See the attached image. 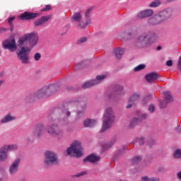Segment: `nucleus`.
<instances>
[{"label": "nucleus", "mask_w": 181, "mask_h": 181, "mask_svg": "<svg viewBox=\"0 0 181 181\" xmlns=\"http://www.w3.org/2000/svg\"><path fill=\"white\" fill-rule=\"evenodd\" d=\"M124 53H125L124 48H117L113 50V54L118 60L122 57Z\"/></svg>", "instance_id": "aec40b11"}, {"label": "nucleus", "mask_w": 181, "mask_h": 181, "mask_svg": "<svg viewBox=\"0 0 181 181\" xmlns=\"http://www.w3.org/2000/svg\"><path fill=\"white\" fill-rule=\"evenodd\" d=\"M7 152L4 146L0 148V162H5L8 159Z\"/></svg>", "instance_id": "5701e85b"}, {"label": "nucleus", "mask_w": 181, "mask_h": 181, "mask_svg": "<svg viewBox=\"0 0 181 181\" xmlns=\"http://www.w3.org/2000/svg\"><path fill=\"white\" fill-rule=\"evenodd\" d=\"M47 132L51 136H62L63 131L60 129L58 124L52 123L47 126Z\"/></svg>", "instance_id": "0eeeda50"}, {"label": "nucleus", "mask_w": 181, "mask_h": 181, "mask_svg": "<svg viewBox=\"0 0 181 181\" xmlns=\"http://www.w3.org/2000/svg\"><path fill=\"white\" fill-rule=\"evenodd\" d=\"M45 129L46 128L42 124H36L33 127V132L31 134V141H35V139L42 138L43 134H45Z\"/></svg>", "instance_id": "423d86ee"}, {"label": "nucleus", "mask_w": 181, "mask_h": 181, "mask_svg": "<svg viewBox=\"0 0 181 181\" xmlns=\"http://www.w3.org/2000/svg\"><path fill=\"white\" fill-rule=\"evenodd\" d=\"M152 98V95H148L144 98V100H151Z\"/></svg>", "instance_id": "603ef678"}, {"label": "nucleus", "mask_w": 181, "mask_h": 181, "mask_svg": "<svg viewBox=\"0 0 181 181\" xmlns=\"http://www.w3.org/2000/svg\"><path fill=\"white\" fill-rule=\"evenodd\" d=\"M166 66H168V67H172V66H173V62L171 59L167 61Z\"/></svg>", "instance_id": "c03bdc74"}, {"label": "nucleus", "mask_w": 181, "mask_h": 181, "mask_svg": "<svg viewBox=\"0 0 181 181\" xmlns=\"http://www.w3.org/2000/svg\"><path fill=\"white\" fill-rule=\"evenodd\" d=\"M16 117L12 115L11 113H7L1 120V124H8L12 121H15Z\"/></svg>", "instance_id": "6ab92c4d"}, {"label": "nucleus", "mask_w": 181, "mask_h": 181, "mask_svg": "<svg viewBox=\"0 0 181 181\" xmlns=\"http://www.w3.org/2000/svg\"><path fill=\"white\" fill-rule=\"evenodd\" d=\"M29 53H30V48L29 47H22L17 52V57L22 64H29Z\"/></svg>", "instance_id": "20e7f679"}, {"label": "nucleus", "mask_w": 181, "mask_h": 181, "mask_svg": "<svg viewBox=\"0 0 181 181\" xmlns=\"http://www.w3.org/2000/svg\"><path fill=\"white\" fill-rule=\"evenodd\" d=\"M141 160H142V158L141 156H138L133 158V159L132 160V165H136V163H139V162H141Z\"/></svg>", "instance_id": "c756f323"}, {"label": "nucleus", "mask_w": 181, "mask_h": 181, "mask_svg": "<svg viewBox=\"0 0 181 181\" xmlns=\"http://www.w3.org/2000/svg\"><path fill=\"white\" fill-rule=\"evenodd\" d=\"M148 111L150 112H153L155 111V105L153 104H151L149 106H148Z\"/></svg>", "instance_id": "79ce46f5"}, {"label": "nucleus", "mask_w": 181, "mask_h": 181, "mask_svg": "<svg viewBox=\"0 0 181 181\" xmlns=\"http://www.w3.org/2000/svg\"><path fill=\"white\" fill-rule=\"evenodd\" d=\"M90 12H91V9L89 8L86 11V16H88V15H90Z\"/></svg>", "instance_id": "3c124183"}, {"label": "nucleus", "mask_w": 181, "mask_h": 181, "mask_svg": "<svg viewBox=\"0 0 181 181\" xmlns=\"http://www.w3.org/2000/svg\"><path fill=\"white\" fill-rule=\"evenodd\" d=\"M84 175H86V172L82 171V172L78 173L76 175H75L74 177H80L81 176H84Z\"/></svg>", "instance_id": "37998d69"}, {"label": "nucleus", "mask_w": 181, "mask_h": 181, "mask_svg": "<svg viewBox=\"0 0 181 181\" xmlns=\"http://www.w3.org/2000/svg\"><path fill=\"white\" fill-rule=\"evenodd\" d=\"M98 160H100V157L94 154H91L86 158L83 159V162H91L92 163H94V162H97Z\"/></svg>", "instance_id": "b1692460"}, {"label": "nucleus", "mask_w": 181, "mask_h": 181, "mask_svg": "<svg viewBox=\"0 0 181 181\" xmlns=\"http://www.w3.org/2000/svg\"><path fill=\"white\" fill-rule=\"evenodd\" d=\"M52 9V6L50 5H46L45 7H44L41 12H47L48 11H50Z\"/></svg>", "instance_id": "ea45409f"}, {"label": "nucleus", "mask_w": 181, "mask_h": 181, "mask_svg": "<svg viewBox=\"0 0 181 181\" xmlns=\"http://www.w3.org/2000/svg\"><path fill=\"white\" fill-rule=\"evenodd\" d=\"M157 16H158V19H160L161 23H163V22H166V21L170 19V18L172 16V10L166 9L160 11L158 13H157Z\"/></svg>", "instance_id": "9d476101"}, {"label": "nucleus", "mask_w": 181, "mask_h": 181, "mask_svg": "<svg viewBox=\"0 0 181 181\" xmlns=\"http://www.w3.org/2000/svg\"><path fill=\"white\" fill-rule=\"evenodd\" d=\"M3 46L4 49H8L10 52H15L16 49H18V46H16V42L14 39L13 40H6L3 42Z\"/></svg>", "instance_id": "f8f14e48"}, {"label": "nucleus", "mask_w": 181, "mask_h": 181, "mask_svg": "<svg viewBox=\"0 0 181 181\" xmlns=\"http://www.w3.org/2000/svg\"><path fill=\"white\" fill-rule=\"evenodd\" d=\"M145 68V64H140L137 66H136L134 70V71H139L141 70H144V69Z\"/></svg>", "instance_id": "c9c22d12"}, {"label": "nucleus", "mask_w": 181, "mask_h": 181, "mask_svg": "<svg viewBox=\"0 0 181 181\" xmlns=\"http://www.w3.org/2000/svg\"><path fill=\"white\" fill-rule=\"evenodd\" d=\"M51 18L52 15L43 16L40 18L37 19L34 21V25L36 27L42 26V25H45V23L49 21Z\"/></svg>", "instance_id": "dca6fc26"}, {"label": "nucleus", "mask_w": 181, "mask_h": 181, "mask_svg": "<svg viewBox=\"0 0 181 181\" xmlns=\"http://www.w3.org/2000/svg\"><path fill=\"white\" fill-rule=\"evenodd\" d=\"M106 78V75H98L96 76V79L85 82L83 84L82 87L83 88H90V87H93V86H97V84H100V83Z\"/></svg>", "instance_id": "1a4fd4ad"}, {"label": "nucleus", "mask_w": 181, "mask_h": 181, "mask_svg": "<svg viewBox=\"0 0 181 181\" xmlns=\"http://www.w3.org/2000/svg\"><path fill=\"white\" fill-rule=\"evenodd\" d=\"M57 84H51L48 86H45L35 93L26 96L25 101L28 103H31V101H35L36 98L49 97V95H52V93H56V91H57Z\"/></svg>", "instance_id": "f257e3e1"}, {"label": "nucleus", "mask_w": 181, "mask_h": 181, "mask_svg": "<svg viewBox=\"0 0 181 181\" xmlns=\"http://www.w3.org/2000/svg\"><path fill=\"white\" fill-rule=\"evenodd\" d=\"M148 23H149V25H159L160 23H162L160 22V20L159 19V17L158 16V14H156L154 16L150 18L148 20Z\"/></svg>", "instance_id": "4be33fe9"}, {"label": "nucleus", "mask_w": 181, "mask_h": 181, "mask_svg": "<svg viewBox=\"0 0 181 181\" xmlns=\"http://www.w3.org/2000/svg\"><path fill=\"white\" fill-rule=\"evenodd\" d=\"M174 158H175V159H179L180 158H181V150L180 149H177L173 154Z\"/></svg>", "instance_id": "72a5a7b5"}, {"label": "nucleus", "mask_w": 181, "mask_h": 181, "mask_svg": "<svg viewBox=\"0 0 181 181\" xmlns=\"http://www.w3.org/2000/svg\"><path fill=\"white\" fill-rule=\"evenodd\" d=\"M2 84V81H0V86Z\"/></svg>", "instance_id": "13d9d810"}, {"label": "nucleus", "mask_w": 181, "mask_h": 181, "mask_svg": "<svg viewBox=\"0 0 181 181\" xmlns=\"http://www.w3.org/2000/svg\"><path fill=\"white\" fill-rule=\"evenodd\" d=\"M67 155L73 156L75 155L76 158H80L83 156V146H81V142L78 140L73 141L71 146L66 151Z\"/></svg>", "instance_id": "7ed1b4c3"}, {"label": "nucleus", "mask_w": 181, "mask_h": 181, "mask_svg": "<svg viewBox=\"0 0 181 181\" xmlns=\"http://www.w3.org/2000/svg\"><path fill=\"white\" fill-rule=\"evenodd\" d=\"M13 21H15V16L10 17L8 18V25H10V28H11V30L13 28V24H12V22H13Z\"/></svg>", "instance_id": "f704fd0d"}, {"label": "nucleus", "mask_w": 181, "mask_h": 181, "mask_svg": "<svg viewBox=\"0 0 181 181\" xmlns=\"http://www.w3.org/2000/svg\"><path fill=\"white\" fill-rule=\"evenodd\" d=\"M4 32H6V28H0V35L4 33Z\"/></svg>", "instance_id": "09e8293b"}, {"label": "nucleus", "mask_w": 181, "mask_h": 181, "mask_svg": "<svg viewBox=\"0 0 181 181\" xmlns=\"http://www.w3.org/2000/svg\"><path fill=\"white\" fill-rule=\"evenodd\" d=\"M71 115V112L69 111V109H65L62 111V116L65 118H69Z\"/></svg>", "instance_id": "473e14b6"}, {"label": "nucleus", "mask_w": 181, "mask_h": 181, "mask_svg": "<svg viewBox=\"0 0 181 181\" xmlns=\"http://www.w3.org/2000/svg\"><path fill=\"white\" fill-rule=\"evenodd\" d=\"M44 163L46 166H50V165H57L59 160L57 159V154L52 151H47L45 153Z\"/></svg>", "instance_id": "39448f33"}, {"label": "nucleus", "mask_w": 181, "mask_h": 181, "mask_svg": "<svg viewBox=\"0 0 181 181\" xmlns=\"http://www.w3.org/2000/svg\"><path fill=\"white\" fill-rule=\"evenodd\" d=\"M129 39H132V37H135V35L132 32L128 33Z\"/></svg>", "instance_id": "de8ad7c7"}, {"label": "nucleus", "mask_w": 181, "mask_h": 181, "mask_svg": "<svg viewBox=\"0 0 181 181\" xmlns=\"http://www.w3.org/2000/svg\"><path fill=\"white\" fill-rule=\"evenodd\" d=\"M39 41V35L35 33H29L28 42L29 46L30 49H33L37 45V42Z\"/></svg>", "instance_id": "4468645a"}, {"label": "nucleus", "mask_w": 181, "mask_h": 181, "mask_svg": "<svg viewBox=\"0 0 181 181\" xmlns=\"http://www.w3.org/2000/svg\"><path fill=\"white\" fill-rule=\"evenodd\" d=\"M73 105H76L74 102H69L67 104V108H71V107H73Z\"/></svg>", "instance_id": "a18cd8bd"}, {"label": "nucleus", "mask_w": 181, "mask_h": 181, "mask_svg": "<svg viewBox=\"0 0 181 181\" xmlns=\"http://www.w3.org/2000/svg\"><path fill=\"white\" fill-rule=\"evenodd\" d=\"M71 21L72 22H78V23H80V22L83 21L81 13L80 12L75 13L72 16Z\"/></svg>", "instance_id": "393cba45"}, {"label": "nucleus", "mask_w": 181, "mask_h": 181, "mask_svg": "<svg viewBox=\"0 0 181 181\" xmlns=\"http://www.w3.org/2000/svg\"><path fill=\"white\" fill-rule=\"evenodd\" d=\"M160 49H162V47H161V46H158V47H157V50H160Z\"/></svg>", "instance_id": "6e6d98bb"}, {"label": "nucleus", "mask_w": 181, "mask_h": 181, "mask_svg": "<svg viewBox=\"0 0 181 181\" xmlns=\"http://www.w3.org/2000/svg\"><path fill=\"white\" fill-rule=\"evenodd\" d=\"M160 5V1L158 0V1L151 2L148 5V6L149 8H158V6H159Z\"/></svg>", "instance_id": "7c9ffc66"}, {"label": "nucleus", "mask_w": 181, "mask_h": 181, "mask_svg": "<svg viewBox=\"0 0 181 181\" xmlns=\"http://www.w3.org/2000/svg\"><path fill=\"white\" fill-rule=\"evenodd\" d=\"M140 117L141 119H146L148 118V114H142Z\"/></svg>", "instance_id": "49530a36"}, {"label": "nucleus", "mask_w": 181, "mask_h": 181, "mask_svg": "<svg viewBox=\"0 0 181 181\" xmlns=\"http://www.w3.org/2000/svg\"><path fill=\"white\" fill-rule=\"evenodd\" d=\"M148 36H149L148 33H143L141 35H139L134 42V47H136L137 49H141V47H144L145 40L148 39Z\"/></svg>", "instance_id": "6e6552de"}, {"label": "nucleus", "mask_w": 181, "mask_h": 181, "mask_svg": "<svg viewBox=\"0 0 181 181\" xmlns=\"http://www.w3.org/2000/svg\"><path fill=\"white\" fill-rule=\"evenodd\" d=\"M115 121V113L112 110V107H107L103 117V126L100 132H105L112 127V124Z\"/></svg>", "instance_id": "f03ea898"}, {"label": "nucleus", "mask_w": 181, "mask_h": 181, "mask_svg": "<svg viewBox=\"0 0 181 181\" xmlns=\"http://www.w3.org/2000/svg\"><path fill=\"white\" fill-rule=\"evenodd\" d=\"M21 163V159H16L9 167V173L10 175H15L18 172L19 168V164Z\"/></svg>", "instance_id": "f3484780"}, {"label": "nucleus", "mask_w": 181, "mask_h": 181, "mask_svg": "<svg viewBox=\"0 0 181 181\" xmlns=\"http://www.w3.org/2000/svg\"><path fill=\"white\" fill-rule=\"evenodd\" d=\"M41 57H42V54H40V53L39 52H37L34 54V59L35 60V62H39Z\"/></svg>", "instance_id": "4c0bfd02"}, {"label": "nucleus", "mask_w": 181, "mask_h": 181, "mask_svg": "<svg viewBox=\"0 0 181 181\" xmlns=\"http://www.w3.org/2000/svg\"><path fill=\"white\" fill-rule=\"evenodd\" d=\"M151 36H152L153 39H158V35H156L155 33H152Z\"/></svg>", "instance_id": "864d4df0"}, {"label": "nucleus", "mask_w": 181, "mask_h": 181, "mask_svg": "<svg viewBox=\"0 0 181 181\" xmlns=\"http://www.w3.org/2000/svg\"><path fill=\"white\" fill-rule=\"evenodd\" d=\"M89 23L90 22L84 23L83 22V20H81V21L79 22L78 26L80 28V29H86V28L87 27V25H88Z\"/></svg>", "instance_id": "2f4dec72"}, {"label": "nucleus", "mask_w": 181, "mask_h": 181, "mask_svg": "<svg viewBox=\"0 0 181 181\" xmlns=\"http://www.w3.org/2000/svg\"><path fill=\"white\" fill-rule=\"evenodd\" d=\"M177 132H178V134H180V132H181V128H177Z\"/></svg>", "instance_id": "5fc2aeb1"}, {"label": "nucleus", "mask_w": 181, "mask_h": 181, "mask_svg": "<svg viewBox=\"0 0 181 181\" xmlns=\"http://www.w3.org/2000/svg\"><path fill=\"white\" fill-rule=\"evenodd\" d=\"M136 142H137V144H139V145H144V144H145V139H144V137L136 139Z\"/></svg>", "instance_id": "58836bf2"}, {"label": "nucleus", "mask_w": 181, "mask_h": 181, "mask_svg": "<svg viewBox=\"0 0 181 181\" xmlns=\"http://www.w3.org/2000/svg\"><path fill=\"white\" fill-rule=\"evenodd\" d=\"M108 148H111V144H110V145L108 146Z\"/></svg>", "instance_id": "4d7b16f0"}, {"label": "nucleus", "mask_w": 181, "mask_h": 181, "mask_svg": "<svg viewBox=\"0 0 181 181\" xmlns=\"http://www.w3.org/2000/svg\"><path fill=\"white\" fill-rule=\"evenodd\" d=\"M85 42H87V38L86 37H81L77 40L78 45H81V43H85Z\"/></svg>", "instance_id": "e433bc0d"}, {"label": "nucleus", "mask_w": 181, "mask_h": 181, "mask_svg": "<svg viewBox=\"0 0 181 181\" xmlns=\"http://www.w3.org/2000/svg\"><path fill=\"white\" fill-rule=\"evenodd\" d=\"M3 147L6 148V151L8 152V151H16L18 149V146L16 144L14 145H5Z\"/></svg>", "instance_id": "c85d7f7f"}, {"label": "nucleus", "mask_w": 181, "mask_h": 181, "mask_svg": "<svg viewBox=\"0 0 181 181\" xmlns=\"http://www.w3.org/2000/svg\"><path fill=\"white\" fill-rule=\"evenodd\" d=\"M153 15V10L147 9L144 10L138 13L136 18L137 19H145V18H149Z\"/></svg>", "instance_id": "2eb2a0df"}, {"label": "nucleus", "mask_w": 181, "mask_h": 181, "mask_svg": "<svg viewBox=\"0 0 181 181\" xmlns=\"http://www.w3.org/2000/svg\"><path fill=\"white\" fill-rule=\"evenodd\" d=\"M163 94L164 95V100L160 103V108H165L169 103H173V96H172V94L168 90L163 92Z\"/></svg>", "instance_id": "9b49d317"}, {"label": "nucleus", "mask_w": 181, "mask_h": 181, "mask_svg": "<svg viewBox=\"0 0 181 181\" xmlns=\"http://www.w3.org/2000/svg\"><path fill=\"white\" fill-rule=\"evenodd\" d=\"M37 16H39V13H37L25 11L21 14L20 19L21 21H32V19H35Z\"/></svg>", "instance_id": "ddd939ff"}, {"label": "nucleus", "mask_w": 181, "mask_h": 181, "mask_svg": "<svg viewBox=\"0 0 181 181\" xmlns=\"http://www.w3.org/2000/svg\"><path fill=\"white\" fill-rule=\"evenodd\" d=\"M138 124H139V119L134 118L130 121L129 124V128H134V127H136Z\"/></svg>", "instance_id": "cd10ccee"}, {"label": "nucleus", "mask_w": 181, "mask_h": 181, "mask_svg": "<svg viewBox=\"0 0 181 181\" xmlns=\"http://www.w3.org/2000/svg\"><path fill=\"white\" fill-rule=\"evenodd\" d=\"M141 98V95L139 93H133L132 95L130 97L129 100L130 101H132L134 104L136 103Z\"/></svg>", "instance_id": "bb28decb"}, {"label": "nucleus", "mask_w": 181, "mask_h": 181, "mask_svg": "<svg viewBox=\"0 0 181 181\" xmlns=\"http://www.w3.org/2000/svg\"><path fill=\"white\" fill-rule=\"evenodd\" d=\"M145 78L148 83H153V81H156L159 78V74L156 72H151L146 75Z\"/></svg>", "instance_id": "a211bd4d"}, {"label": "nucleus", "mask_w": 181, "mask_h": 181, "mask_svg": "<svg viewBox=\"0 0 181 181\" xmlns=\"http://www.w3.org/2000/svg\"><path fill=\"white\" fill-rule=\"evenodd\" d=\"M95 125H97V120L86 119L83 122V126L86 128H91L95 127Z\"/></svg>", "instance_id": "412c9836"}, {"label": "nucleus", "mask_w": 181, "mask_h": 181, "mask_svg": "<svg viewBox=\"0 0 181 181\" xmlns=\"http://www.w3.org/2000/svg\"><path fill=\"white\" fill-rule=\"evenodd\" d=\"M177 177L180 180H181V171H180V172H178V173H177Z\"/></svg>", "instance_id": "8fccbe9b"}, {"label": "nucleus", "mask_w": 181, "mask_h": 181, "mask_svg": "<svg viewBox=\"0 0 181 181\" xmlns=\"http://www.w3.org/2000/svg\"><path fill=\"white\" fill-rule=\"evenodd\" d=\"M135 104L132 100H131V99L129 100L127 105L126 106V108L129 109V108H132V105Z\"/></svg>", "instance_id": "a19ab883"}, {"label": "nucleus", "mask_w": 181, "mask_h": 181, "mask_svg": "<svg viewBox=\"0 0 181 181\" xmlns=\"http://www.w3.org/2000/svg\"><path fill=\"white\" fill-rule=\"evenodd\" d=\"M26 42H29V33L25 34L18 40V46H23Z\"/></svg>", "instance_id": "a878e982"}]
</instances>
